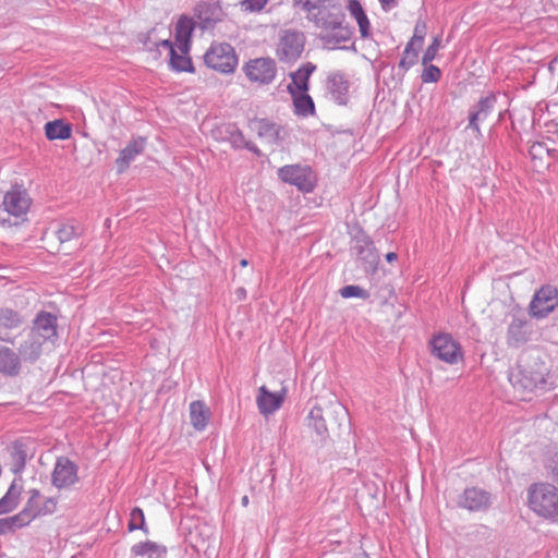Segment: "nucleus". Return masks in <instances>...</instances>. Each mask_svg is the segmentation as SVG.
<instances>
[{"instance_id":"nucleus-38","label":"nucleus","mask_w":558,"mask_h":558,"mask_svg":"<svg viewBox=\"0 0 558 558\" xmlns=\"http://www.w3.org/2000/svg\"><path fill=\"white\" fill-rule=\"evenodd\" d=\"M29 498L26 502L24 511L31 512L34 514V519L38 515H40V506H39V498H40V492L36 488L31 489L29 492Z\"/></svg>"},{"instance_id":"nucleus-47","label":"nucleus","mask_w":558,"mask_h":558,"mask_svg":"<svg viewBox=\"0 0 558 558\" xmlns=\"http://www.w3.org/2000/svg\"><path fill=\"white\" fill-rule=\"evenodd\" d=\"M417 61V52H409V49H404L402 58L399 61V68L407 72Z\"/></svg>"},{"instance_id":"nucleus-58","label":"nucleus","mask_w":558,"mask_h":558,"mask_svg":"<svg viewBox=\"0 0 558 558\" xmlns=\"http://www.w3.org/2000/svg\"><path fill=\"white\" fill-rule=\"evenodd\" d=\"M246 147H247L250 150L254 151L255 154H257V155L259 154V150H258V148H257V147H255V146H250L248 144H246Z\"/></svg>"},{"instance_id":"nucleus-57","label":"nucleus","mask_w":558,"mask_h":558,"mask_svg":"<svg viewBox=\"0 0 558 558\" xmlns=\"http://www.w3.org/2000/svg\"><path fill=\"white\" fill-rule=\"evenodd\" d=\"M397 258H398V255L395 252H389L386 254V260L388 263H392V262L397 260Z\"/></svg>"},{"instance_id":"nucleus-50","label":"nucleus","mask_w":558,"mask_h":558,"mask_svg":"<svg viewBox=\"0 0 558 558\" xmlns=\"http://www.w3.org/2000/svg\"><path fill=\"white\" fill-rule=\"evenodd\" d=\"M57 504H58V501L56 498H53V497L47 498L45 500V502L43 504V506H40V515L53 513L57 508Z\"/></svg>"},{"instance_id":"nucleus-32","label":"nucleus","mask_w":558,"mask_h":558,"mask_svg":"<svg viewBox=\"0 0 558 558\" xmlns=\"http://www.w3.org/2000/svg\"><path fill=\"white\" fill-rule=\"evenodd\" d=\"M22 486L17 485L16 480L12 482L5 495L0 499V514L13 511L17 505Z\"/></svg>"},{"instance_id":"nucleus-52","label":"nucleus","mask_w":558,"mask_h":558,"mask_svg":"<svg viewBox=\"0 0 558 558\" xmlns=\"http://www.w3.org/2000/svg\"><path fill=\"white\" fill-rule=\"evenodd\" d=\"M547 132L558 138V118L546 123Z\"/></svg>"},{"instance_id":"nucleus-6","label":"nucleus","mask_w":558,"mask_h":558,"mask_svg":"<svg viewBox=\"0 0 558 558\" xmlns=\"http://www.w3.org/2000/svg\"><path fill=\"white\" fill-rule=\"evenodd\" d=\"M305 35L298 29H283L280 32L276 54L281 62L291 63L296 61L305 46Z\"/></svg>"},{"instance_id":"nucleus-51","label":"nucleus","mask_w":558,"mask_h":558,"mask_svg":"<svg viewBox=\"0 0 558 558\" xmlns=\"http://www.w3.org/2000/svg\"><path fill=\"white\" fill-rule=\"evenodd\" d=\"M14 532V529L11 524L9 518L0 519V535H5L8 533Z\"/></svg>"},{"instance_id":"nucleus-5","label":"nucleus","mask_w":558,"mask_h":558,"mask_svg":"<svg viewBox=\"0 0 558 558\" xmlns=\"http://www.w3.org/2000/svg\"><path fill=\"white\" fill-rule=\"evenodd\" d=\"M226 17L221 0H199L193 8V19L203 32L213 31Z\"/></svg>"},{"instance_id":"nucleus-24","label":"nucleus","mask_w":558,"mask_h":558,"mask_svg":"<svg viewBox=\"0 0 558 558\" xmlns=\"http://www.w3.org/2000/svg\"><path fill=\"white\" fill-rule=\"evenodd\" d=\"M307 426L316 434L317 441L324 444L329 437V432L320 407L315 405L310 411L307 415Z\"/></svg>"},{"instance_id":"nucleus-14","label":"nucleus","mask_w":558,"mask_h":558,"mask_svg":"<svg viewBox=\"0 0 558 558\" xmlns=\"http://www.w3.org/2000/svg\"><path fill=\"white\" fill-rule=\"evenodd\" d=\"M351 251L359 259L369 266L377 265L379 260L372 239L363 230L354 235Z\"/></svg>"},{"instance_id":"nucleus-28","label":"nucleus","mask_w":558,"mask_h":558,"mask_svg":"<svg viewBox=\"0 0 558 558\" xmlns=\"http://www.w3.org/2000/svg\"><path fill=\"white\" fill-rule=\"evenodd\" d=\"M288 90L292 96L294 112L298 116L307 117L315 112L314 101L307 92L296 93V90L292 89V86H288Z\"/></svg>"},{"instance_id":"nucleus-17","label":"nucleus","mask_w":558,"mask_h":558,"mask_svg":"<svg viewBox=\"0 0 558 558\" xmlns=\"http://www.w3.org/2000/svg\"><path fill=\"white\" fill-rule=\"evenodd\" d=\"M146 144L147 141L143 136L132 137L128 145L120 151L116 160L119 173L124 172L130 167V163L144 153Z\"/></svg>"},{"instance_id":"nucleus-33","label":"nucleus","mask_w":558,"mask_h":558,"mask_svg":"<svg viewBox=\"0 0 558 558\" xmlns=\"http://www.w3.org/2000/svg\"><path fill=\"white\" fill-rule=\"evenodd\" d=\"M256 131L258 136L268 143H276L280 138V128L266 119L256 121Z\"/></svg>"},{"instance_id":"nucleus-60","label":"nucleus","mask_w":558,"mask_h":558,"mask_svg":"<svg viewBox=\"0 0 558 558\" xmlns=\"http://www.w3.org/2000/svg\"><path fill=\"white\" fill-rule=\"evenodd\" d=\"M241 502L243 506H247L248 505V497L247 496H243L242 499H241Z\"/></svg>"},{"instance_id":"nucleus-59","label":"nucleus","mask_w":558,"mask_h":558,"mask_svg":"<svg viewBox=\"0 0 558 558\" xmlns=\"http://www.w3.org/2000/svg\"><path fill=\"white\" fill-rule=\"evenodd\" d=\"M551 66L553 68H558V54L553 59Z\"/></svg>"},{"instance_id":"nucleus-54","label":"nucleus","mask_w":558,"mask_h":558,"mask_svg":"<svg viewBox=\"0 0 558 558\" xmlns=\"http://www.w3.org/2000/svg\"><path fill=\"white\" fill-rule=\"evenodd\" d=\"M231 136L234 145H240L244 141L243 134L239 130L234 131Z\"/></svg>"},{"instance_id":"nucleus-53","label":"nucleus","mask_w":558,"mask_h":558,"mask_svg":"<svg viewBox=\"0 0 558 558\" xmlns=\"http://www.w3.org/2000/svg\"><path fill=\"white\" fill-rule=\"evenodd\" d=\"M378 1L380 2L381 9L385 12H388V11L395 9L396 7H398L397 0H378Z\"/></svg>"},{"instance_id":"nucleus-25","label":"nucleus","mask_w":558,"mask_h":558,"mask_svg":"<svg viewBox=\"0 0 558 558\" xmlns=\"http://www.w3.org/2000/svg\"><path fill=\"white\" fill-rule=\"evenodd\" d=\"M10 470L15 475H21L28 459L26 445L22 441H14L10 448Z\"/></svg>"},{"instance_id":"nucleus-8","label":"nucleus","mask_w":558,"mask_h":558,"mask_svg":"<svg viewBox=\"0 0 558 558\" xmlns=\"http://www.w3.org/2000/svg\"><path fill=\"white\" fill-rule=\"evenodd\" d=\"M429 345L432 354L448 364H457L463 356L460 343L449 333L435 335Z\"/></svg>"},{"instance_id":"nucleus-30","label":"nucleus","mask_w":558,"mask_h":558,"mask_svg":"<svg viewBox=\"0 0 558 558\" xmlns=\"http://www.w3.org/2000/svg\"><path fill=\"white\" fill-rule=\"evenodd\" d=\"M131 553L135 556H147L148 558H163L167 554L165 546L151 541L140 542L131 547Z\"/></svg>"},{"instance_id":"nucleus-42","label":"nucleus","mask_w":558,"mask_h":558,"mask_svg":"<svg viewBox=\"0 0 558 558\" xmlns=\"http://www.w3.org/2000/svg\"><path fill=\"white\" fill-rule=\"evenodd\" d=\"M15 530L28 525L34 520V514L27 511H20L17 514L8 517Z\"/></svg>"},{"instance_id":"nucleus-26","label":"nucleus","mask_w":558,"mask_h":558,"mask_svg":"<svg viewBox=\"0 0 558 558\" xmlns=\"http://www.w3.org/2000/svg\"><path fill=\"white\" fill-rule=\"evenodd\" d=\"M210 417V412L207 405L199 400L193 401L190 404V418L191 424L197 430L205 429Z\"/></svg>"},{"instance_id":"nucleus-2","label":"nucleus","mask_w":558,"mask_h":558,"mask_svg":"<svg viewBox=\"0 0 558 558\" xmlns=\"http://www.w3.org/2000/svg\"><path fill=\"white\" fill-rule=\"evenodd\" d=\"M33 199L22 184H13L3 194L0 205V226L11 228L27 220Z\"/></svg>"},{"instance_id":"nucleus-12","label":"nucleus","mask_w":558,"mask_h":558,"mask_svg":"<svg viewBox=\"0 0 558 558\" xmlns=\"http://www.w3.org/2000/svg\"><path fill=\"white\" fill-rule=\"evenodd\" d=\"M509 380L514 388L523 391H533L546 384L544 369L534 366L519 368L515 373L510 374Z\"/></svg>"},{"instance_id":"nucleus-11","label":"nucleus","mask_w":558,"mask_h":558,"mask_svg":"<svg viewBox=\"0 0 558 558\" xmlns=\"http://www.w3.org/2000/svg\"><path fill=\"white\" fill-rule=\"evenodd\" d=\"M457 505L470 512H484L492 506V494L476 486L468 487L459 495Z\"/></svg>"},{"instance_id":"nucleus-61","label":"nucleus","mask_w":558,"mask_h":558,"mask_svg":"<svg viewBox=\"0 0 558 558\" xmlns=\"http://www.w3.org/2000/svg\"><path fill=\"white\" fill-rule=\"evenodd\" d=\"M0 341L13 343L12 339L2 337L1 335H0Z\"/></svg>"},{"instance_id":"nucleus-29","label":"nucleus","mask_w":558,"mask_h":558,"mask_svg":"<svg viewBox=\"0 0 558 558\" xmlns=\"http://www.w3.org/2000/svg\"><path fill=\"white\" fill-rule=\"evenodd\" d=\"M315 69L316 66L311 62L302 65L298 71L290 74L292 82L288 86H292V89L296 90V93L307 92L308 80Z\"/></svg>"},{"instance_id":"nucleus-43","label":"nucleus","mask_w":558,"mask_h":558,"mask_svg":"<svg viewBox=\"0 0 558 558\" xmlns=\"http://www.w3.org/2000/svg\"><path fill=\"white\" fill-rule=\"evenodd\" d=\"M440 69L434 64L428 63L424 65L421 78L423 83H436L440 80Z\"/></svg>"},{"instance_id":"nucleus-41","label":"nucleus","mask_w":558,"mask_h":558,"mask_svg":"<svg viewBox=\"0 0 558 558\" xmlns=\"http://www.w3.org/2000/svg\"><path fill=\"white\" fill-rule=\"evenodd\" d=\"M440 45H441V37L440 36L434 37L430 45L427 47V49L425 50V52L423 54V58H422L423 65H427L436 58V54L440 48Z\"/></svg>"},{"instance_id":"nucleus-62","label":"nucleus","mask_w":558,"mask_h":558,"mask_svg":"<svg viewBox=\"0 0 558 558\" xmlns=\"http://www.w3.org/2000/svg\"><path fill=\"white\" fill-rule=\"evenodd\" d=\"M247 264H248V263H247V260H246V259H242V260L240 262V265H241L242 267H246V266H247Z\"/></svg>"},{"instance_id":"nucleus-23","label":"nucleus","mask_w":558,"mask_h":558,"mask_svg":"<svg viewBox=\"0 0 558 558\" xmlns=\"http://www.w3.org/2000/svg\"><path fill=\"white\" fill-rule=\"evenodd\" d=\"M44 340L28 332L26 339L19 347L21 361L36 362L43 352Z\"/></svg>"},{"instance_id":"nucleus-39","label":"nucleus","mask_w":558,"mask_h":558,"mask_svg":"<svg viewBox=\"0 0 558 558\" xmlns=\"http://www.w3.org/2000/svg\"><path fill=\"white\" fill-rule=\"evenodd\" d=\"M329 407L339 426H341L345 421H348L349 411L341 402H339L338 400L331 401Z\"/></svg>"},{"instance_id":"nucleus-56","label":"nucleus","mask_w":558,"mask_h":558,"mask_svg":"<svg viewBox=\"0 0 558 558\" xmlns=\"http://www.w3.org/2000/svg\"><path fill=\"white\" fill-rule=\"evenodd\" d=\"M160 46L169 49V52L171 53V48H174L172 43L169 40V39H162L160 43H159Z\"/></svg>"},{"instance_id":"nucleus-21","label":"nucleus","mask_w":558,"mask_h":558,"mask_svg":"<svg viewBox=\"0 0 558 558\" xmlns=\"http://www.w3.org/2000/svg\"><path fill=\"white\" fill-rule=\"evenodd\" d=\"M22 369V361L17 352L0 345V374L7 377H16Z\"/></svg>"},{"instance_id":"nucleus-20","label":"nucleus","mask_w":558,"mask_h":558,"mask_svg":"<svg viewBox=\"0 0 558 558\" xmlns=\"http://www.w3.org/2000/svg\"><path fill=\"white\" fill-rule=\"evenodd\" d=\"M326 86L329 95L338 105L348 102L350 84L342 73H331L327 78Z\"/></svg>"},{"instance_id":"nucleus-18","label":"nucleus","mask_w":558,"mask_h":558,"mask_svg":"<svg viewBox=\"0 0 558 558\" xmlns=\"http://www.w3.org/2000/svg\"><path fill=\"white\" fill-rule=\"evenodd\" d=\"M258 392L256 398L257 408L259 413L265 416L275 413L283 403L284 391L272 393L266 386H262Z\"/></svg>"},{"instance_id":"nucleus-7","label":"nucleus","mask_w":558,"mask_h":558,"mask_svg":"<svg viewBox=\"0 0 558 558\" xmlns=\"http://www.w3.org/2000/svg\"><path fill=\"white\" fill-rule=\"evenodd\" d=\"M277 174L282 182L294 185L302 192L308 193L315 187L313 171L308 166L287 165L279 168Z\"/></svg>"},{"instance_id":"nucleus-3","label":"nucleus","mask_w":558,"mask_h":558,"mask_svg":"<svg viewBox=\"0 0 558 558\" xmlns=\"http://www.w3.org/2000/svg\"><path fill=\"white\" fill-rule=\"evenodd\" d=\"M527 505L538 517L558 523V488L549 483H534L527 489Z\"/></svg>"},{"instance_id":"nucleus-44","label":"nucleus","mask_w":558,"mask_h":558,"mask_svg":"<svg viewBox=\"0 0 558 558\" xmlns=\"http://www.w3.org/2000/svg\"><path fill=\"white\" fill-rule=\"evenodd\" d=\"M269 0H242L240 1L241 10L250 13H259L263 11Z\"/></svg>"},{"instance_id":"nucleus-48","label":"nucleus","mask_w":558,"mask_h":558,"mask_svg":"<svg viewBox=\"0 0 558 558\" xmlns=\"http://www.w3.org/2000/svg\"><path fill=\"white\" fill-rule=\"evenodd\" d=\"M426 23L422 20L417 21L414 27V34L412 36V39L417 43V48H421L424 38L426 36Z\"/></svg>"},{"instance_id":"nucleus-1","label":"nucleus","mask_w":558,"mask_h":558,"mask_svg":"<svg viewBox=\"0 0 558 558\" xmlns=\"http://www.w3.org/2000/svg\"><path fill=\"white\" fill-rule=\"evenodd\" d=\"M306 19L322 29L320 39L331 49L348 43L352 37V29L344 24L345 14L338 0H326Z\"/></svg>"},{"instance_id":"nucleus-64","label":"nucleus","mask_w":558,"mask_h":558,"mask_svg":"<svg viewBox=\"0 0 558 558\" xmlns=\"http://www.w3.org/2000/svg\"><path fill=\"white\" fill-rule=\"evenodd\" d=\"M239 292H240V295H243V294H245V291H244V289H240V290H239Z\"/></svg>"},{"instance_id":"nucleus-40","label":"nucleus","mask_w":558,"mask_h":558,"mask_svg":"<svg viewBox=\"0 0 558 558\" xmlns=\"http://www.w3.org/2000/svg\"><path fill=\"white\" fill-rule=\"evenodd\" d=\"M340 295L344 299L360 298L366 300L368 292L360 286L350 284L340 289Z\"/></svg>"},{"instance_id":"nucleus-16","label":"nucleus","mask_w":558,"mask_h":558,"mask_svg":"<svg viewBox=\"0 0 558 558\" xmlns=\"http://www.w3.org/2000/svg\"><path fill=\"white\" fill-rule=\"evenodd\" d=\"M496 102L497 97L495 94H489L485 97H482L477 104L470 109L468 126L480 133L481 129L478 123L487 119V117L493 112Z\"/></svg>"},{"instance_id":"nucleus-19","label":"nucleus","mask_w":558,"mask_h":558,"mask_svg":"<svg viewBox=\"0 0 558 558\" xmlns=\"http://www.w3.org/2000/svg\"><path fill=\"white\" fill-rule=\"evenodd\" d=\"M196 26L197 23L193 17L182 15L178 20L175 25V44L182 53L189 52L192 33Z\"/></svg>"},{"instance_id":"nucleus-63","label":"nucleus","mask_w":558,"mask_h":558,"mask_svg":"<svg viewBox=\"0 0 558 558\" xmlns=\"http://www.w3.org/2000/svg\"><path fill=\"white\" fill-rule=\"evenodd\" d=\"M239 292H240V295H243V294H245V291H244V289H240V290H239Z\"/></svg>"},{"instance_id":"nucleus-15","label":"nucleus","mask_w":558,"mask_h":558,"mask_svg":"<svg viewBox=\"0 0 558 558\" xmlns=\"http://www.w3.org/2000/svg\"><path fill=\"white\" fill-rule=\"evenodd\" d=\"M35 337L43 339L44 342L54 341L58 337L57 317L48 312H40L34 319L29 331Z\"/></svg>"},{"instance_id":"nucleus-49","label":"nucleus","mask_w":558,"mask_h":558,"mask_svg":"<svg viewBox=\"0 0 558 558\" xmlns=\"http://www.w3.org/2000/svg\"><path fill=\"white\" fill-rule=\"evenodd\" d=\"M546 470L553 481L558 483V453L548 460L546 463Z\"/></svg>"},{"instance_id":"nucleus-34","label":"nucleus","mask_w":558,"mask_h":558,"mask_svg":"<svg viewBox=\"0 0 558 558\" xmlns=\"http://www.w3.org/2000/svg\"><path fill=\"white\" fill-rule=\"evenodd\" d=\"M24 323L20 312L10 307H0V327L4 329H16Z\"/></svg>"},{"instance_id":"nucleus-37","label":"nucleus","mask_w":558,"mask_h":558,"mask_svg":"<svg viewBox=\"0 0 558 558\" xmlns=\"http://www.w3.org/2000/svg\"><path fill=\"white\" fill-rule=\"evenodd\" d=\"M128 529L130 532L135 531V530H142L145 533H148V530H147L146 523H145V515L141 508L136 507V508L132 509V511L130 513V521L128 524Z\"/></svg>"},{"instance_id":"nucleus-4","label":"nucleus","mask_w":558,"mask_h":558,"mask_svg":"<svg viewBox=\"0 0 558 558\" xmlns=\"http://www.w3.org/2000/svg\"><path fill=\"white\" fill-rule=\"evenodd\" d=\"M204 63L221 74H231L239 64L235 49L228 43H213L204 53Z\"/></svg>"},{"instance_id":"nucleus-22","label":"nucleus","mask_w":558,"mask_h":558,"mask_svg":"<svg viewBox=\"0 0 558 558\" xmlns=\"http://www.w3.org/2000/svg\"><path fill=\"white\" fill-rule=\"evenodd\" d=\"M530 339L527 320L524 317H513L507 330V343L509 347L518 348Z\"/></svg>"},{"instance_id":"nucleus-45","label":"nucleus","mask_w":558,"mask_h":558,"mask_svg":"<svg viewBox=\"0 0 558 558\" xmlns=\"http://www.w3.org/2000/svg\"><path fill=\"white\" fill-rule=\"evenodd\" d=\"M529 155L533 160H543L546 155H549V149L543 142H533L529 146Z\"/></svg>"},{"instance_id":"nucleus-36","label":"nucleus","mask_w":558,"mask_h":558,"mask_svg":"<svg viewBox=\"0 0 558 558\" xmlns=\"http://www.w3.org/2000/svg\"><path fill=\"white\" fill-rule=\"evenodd\" d=\"M56 234L61 243L69 242L81 234V228L75 221L62 222L59 225Z\"/></svg>"},{"instance_id":"nucleus-10","label":"nucleus","mask_w":558,"mask_h":558,"mask_svg":"<svg viewBox=\"0 0 558 558\" xmlns=\"http://www.w3.org/2000/svg\"><path fill=\"white\" fill-rule=\"evenodd\" d=\"M243 71L251 82L268 85L276 77L277 64L271 58H256L246 62Z\"/></svg>"},{"instance_id":"nucleus-46","label":"nucleus","mask_w":558,"mask_h":558,"mask_svg":"<svg viewBox=\"0 0 558 558\" xmlns=\"http://www.w3.org/2000/svg\"><path fill=\"white\" fill-rule=\"evenodd\" d=\"M325 1L326 0H293L295 5L301 7L302 10L306 12V17L319 9Z\"/></svg>"},{"instance_id":"nucleus-9","label":"nucleus","mask_w":558,"mask_h":558,"mask_svg":"<svg viewBox=\"0 0 558 558\" xmlns=\"http://www.w3.org/2000/svg\"><path fill=\"white\" fill-rule=\"evenodd\" d=\"M78 480L77 464L65 456L58 457L51 472V485L61 490L74 486Z\"/></svg>"},{"instance_id":"nucleus-35","label":"nucleus","mask_w":558,"mask_h":558,"mask_svg":"<svg viewBox=\"0 0 558 558\" xmlns=\"http://www.w3.org/2000/svg\"><path fill=\"white\" fill-rule=\"evenodd\" d=\"M170 66L177 72H194L192 60L187 53L179 54L175 48H171Z\"/></svg>"},{"instance_id":"nucleus-55","label":"nucleus","mask_w":558,"mask_h":558,"mask_svg":"<svg viewBox=\"0 0 558 558\" xmlns=\"http://www.w3.org/2000/svg\"><path fill=\"white\" fill-rule=\"evenodd\" d=\"M414 46H417V43L411 38L404 49H409V52H417V50L414 49Z\"/></svg>"},{"instance_id":"nucleus-31","label":"nucleus","mask_w":558,"mask_h":558,"mask_svg":"<svg viewBox=\"0 0 558 558\" xmlns=\"http://www.w3.org/2000/svg\"><path fill=\"white\" fill-rule=\"evenodd\" d=\"M45 134L49 141L68 140L71 137L72 128L63 120H53L45 124Z\"/></svg>"},{"instance_id":"nucleus-27","label":"nucleus","mask_w":558,"mask_h":558,"mask_svg":"<svg viewBox=\"0 0 558 558\" xmlns=\"http://www.w3.org/2000/svg\"><path fill=\"white\" fill-rule=\"evenodd\" d=\"M348 9L351 16L355 19L359 25L361 37L364 39L371 37V23L360 1L350 0Z\"/></svg>"},{"instance_id":"nucleus-13","label":"nucleus","mask_w":558,"mask_h":558,"mask_svg":"<svg viewBox=\"0 0 558 558\" xmlns=\"http://www.w3.org/2000/svg\"><path fill=\"white\" fill-rule=\"evenodd\" d=\"M558 306V290L551 286L542 287L530 303V314L544 318Z\"/></svg>"}]
</instances>
